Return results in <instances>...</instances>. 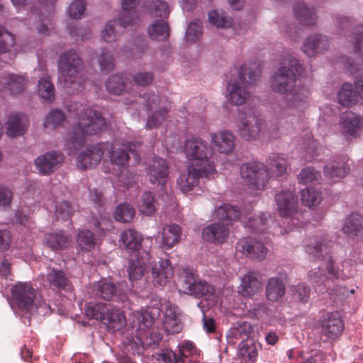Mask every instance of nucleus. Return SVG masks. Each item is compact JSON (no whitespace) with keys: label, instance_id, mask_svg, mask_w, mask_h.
Listing matches in <instances>:
<instances>
[{"label":"nucleus","instance_id":"nucleus-1","mask_svg":"<svg viewBox=\"0 0 363 363\" xmlns=\"http://www.w3.org/2000/svg\"><path fill=\"white\" fill-rule=\"evenodd\" d=\"M299 67L298 60L288 55L272 78L271 87L274 91L291 95L286 106L277 111L280 122L284 121L286 123H291L296 114L306 104L308 90L303 86H296V73L298 72Z\"/></svg>","mask_w":363,"mask_h":363},{"label":"nucleus","instance_id":"nucleus-2","mask_svg":"<svg viewBox=\"0 0 363 363\" xmlns=\"http://www.w3.org/2000/svg\"><path fill=\"white\" fill-rule=\"evenodd\" d=\"M68 111L78 118V123L72 127L66 143L69 154L74 155L84 145L86 135L99 134L106 124L101 112L81 103H71Z\"/></svg>","mask_w":363,"mask_h":363},{"label":"nucleus","instance_id":"nucleus-3","mask_svg":"<svg viewBox=\"0 0 363 363\" xmlns=\"http://www.w3.org/2000/svg\"><path fill=\"white\" fill-rule=\"evenodd\" d=\"M267 167L259 162L244 164L241 166L242 177L252 189H264L270 177L284 175L286 172L288 162L286 158L272 153L267 160Z\"/></svg>","mask_w":363,"mask_h":363},{"label":"nucleus","instance_id":"nucleus-4","mask_svg":"<svg viewBox=\"0 0 363 363\" xmlns=\"http://www.w3.org/2000/svg\"><path fill=\"white\" fill-rule=\"evenodd\" d=\"M57 67L67 93L74 94L82 90L84 79L80 73L84 68V61L75 50L70 49L62 53L57 60Z\"/></svg>","mask_w":363,"mask_h":363},{"label":"nucleus","instance_id":"nucleus-5","mask_svg":"<svg viewBox=\"0 0 363 363\" xmlns=\"http://www.w3.org/2000/svg\"><path fill=\"white\" fill-rule=\"evenodd\" d=\"M239 81L229 82L226 89L228 101L235 106H240L250 97L246 84L256 83L260 77V65L257 62H245L239 69Z\"/></svg>","mask_w":363,"mask_h":363},{"label":"nucleus","instance_id":"nucleus-6","mask_svg":"<svg viewBox=\"0 0 363 363\" xmlns=\"http://www.w3.org/2000/svg\"><path fill=\"white\" fill-rule=\"evenodd\" d=\"M11 304L13 308L29 316L46 303L42 300L37 289L30 282L18 281L11 288Z\"/></svg>","mask_w":363,"mask_h":363},{"label":"nucleus","instance_id":"nucleus-7","mask_svg":"<svg viewBox=\"0 0 363 363\" xmlns=\"http://www.w3.org/2000/svg\"><path fill=\"white\" fill-rule=\"evenodd\" d=\"M184 152L189 165L201 169L204 172L216 174L215 163L212 160L213 150L206 140L196 137L187 139Z\"/></svg>","mask_w":363,"mask_h":363},{"label":"nucleus","instance_id":"nucleus-8","mask_svg":"<svg viewBox=\"0 0 363 363\" xmlns=\"http://www.w3.org/2000/svg\"><path fill=\"white\" fill-rule=\"evenodd\" d=\"M213 216L215 218L220 220L230 222L239 220L245 228L256 233H264L268 228V221L270 219L268 213H262L258 216L243 215L237 207L229 203H224L217 208Z\"/></svg>","mask_w":363,"mask_h":363},{"label":"nucleus","instance_id":"nucleus-9","mask_svg":"<svg viewBox=\"0 0 363 363\" xmlns=\"http://www.w3.org/2000/svg\"><path fill=\"white\" fill-rule=\"evenodd\" d=\"M267 123L256 113L250 109L240 115L238 123V133L245 140H255L261 138L270 139L276 137L274 130L266 129Z\"/></svg>","mask_w":363,"mask_h":363},{"label":"nucleus","instance_id":"nucleus-10","mask_svg":"<svg viewBox=\"0 0 363 363\" xmlns=\"http://www.w3.org/2000/svg\"><path fill=\"white\" fill-rule=\"evenodd\" d=\"M277 210L281 217L287 220L289 230L301 225L302 213L298 208V196L294 191L284 190L275 195Z\"/></svg>","mask_w":363,"mask_h":363},{"label":"nucleus","instance_id":"nucleus-11","mask_svg":"<svg viewBox=\"0 0 363 363\" xmlns=\"http://www.w3.org/2000/svg\"><path fill=\"white\" fill-rule=\"evenodd\" d=\"M142 102L145 103L147 118L146 127L152 129L161 125L167 118L169 112V102L164 98L154 93L140 96Z\"/></svg>","mask_w":363,"mask_h":363},{"label":"nucleus","instance_id":"nucleus-12","mask_svg":"<svg viewBox=\"0 0 363 363\" xmlns=\"http://www.w3.org/2000/svg\"><path fill=\"white\" fill-rule=\"evenodd\" d=\"M180 286L185 294L196 298L207 297L214 294V288L205 281L197 280L193 270L185 269L179 277Z\"/></svg>","mask_w":363,"mask_h":363},{"label":"nucleus","instance_id":"nucleus-13","mask_svg":"<svg viewBox=\"0 0 363 363\" xmlns=\"http://www.w3.org/2000/svg\"><path fill=\"white\" fill-rule=\"evenodd\" d=\"M108 144V149L105 150L108 151V156L111 164L119 166L125 167L128 164L130 160V154L134 158L135 164H138L140 160L139 154L135 150V145L133 143H125L121 145V147H118L116 143Z\"/></svg>","mask_w":363,"mask_h":363},{"label":"nucleus","instance_id":"nucleus-14","mask_svg":"<svg viewBox=\"0 0 363 363\" xmlns=\"http://www.w3.org/2000/svg\"><path fill=\"white\" fill-rule=\"evenodd\" d=\"M64 155L60 151L48 152L35 160V165L39 174L48 175L57 170L64 161Z\"/></svg>","mask_w":363,"mask_h":363},{"label":"nucleus","instance_id":"nucleus-15","mask_svg":"<svg viewBox=\"0 0 363 363\" xmlns=\"http://www.w3.org/2000/svg\"><path fill=\"white\" fill-rule=\"evenodd\" d=\"M215 174L212 172H204L201 169L188 165L186 173L180 174L177 182L183 193H188L199 185L200 178H211L213 177Z\"/></svg>","mask_w":363,"mask_h":363},{"label":"nucleus","instance_id":"nucleus-16","mask_svg":"<svg viewBox=\"0 0 363 363\" xmlns=\"http://www.w3.org/2000/svg\"><path fill=\"white\" fill-rule=\"evenodd\" d=\"M108 144L99 143L88 147L78 155L77 167L82 169H86L99 164L104 154L105 149H108Z\"/></svg>","mask_w":363,"mask_h":363},{"label":"nucleus","instance_id":"nucleus-17","mask_svg":"<svg viewBox=\"0 0 363 363\" xmlns=\"http://www.w3.org/2000/svg\"><path fill=\"white\" fill-rule=\"evenodd\" d=\"M27 83L28 79L25 75L18 74H6L2 77H0V94H19L24 91Z\"/></svg>","mask_w":363,"mask_h":363},{"label":"nucleus","instance_id":"nucleus-18","mask_svg":"<svg viewBox=\"0 0 363 363\" xmlns=\"http://www.w3.org/2000/svg\"><path fill=\"white\" fill-rule=\"evenodd\" d=\"M147 174L151 183L164 185L169 176V167L166 160L155 157L147 165Z\"/></svg>","mask_w":363,"mask_h":363},{"label":"nucleus","instance_id":"nucleus-19","mask_svg":"<svg viewBox=\"0 0 363 363\" xmlns=\"http://www.w3.org/2000/svg\"><path fill=\"white\" fill-rule=\"evenodd\" d=\"M238 249L239 252L253 259L262 260L267 254V249L263 242L250 237L240 240L238 242Z\"/></svg>","mask_w":363,"mask_h":363},{"label":"nucleus","instance_id":"nucleus-20","mask_svg":"<svg viewBox=\"0 0 363 363\" xmlns=\"http://www.w3.org/2000/svg\"><path fill=\"white\" fill-rule=\"evenodd\" d=\"M211 140L214 148L220 154L229 155L235 148V137L227 130L211 133Z\"/></svg>","mask_w":363,"mask_h":363},{"label":"nucleus","instance_id":"nucleus-21","mask_svg":"<svg viewBox=\"0 0 363 363\" xmlns=\"http://www.w3.org/2000/svg\"><path fill=\"white\" fill-rule=\"evenodd\" d=\"M174 274L172 265L169 259H161L152 267V276L155 284L163 286L170 281Z\"/></svg>","mask_w":363,"mask_h":363},{"label":"nucleus","instance_id":"nucleus-22","mask_svg":"<svg viewBox=\"0 0 363 363\" xmlns=\"http://www.w3.org/2000/svg\"><path fill=\"white\" fill-rule=\"evenodd\" d=\"M202 234L207 242L220 244L226 241L230 230L226 224L218 222L204 228Z\"/></svg>","mask_w":363,"mask_h":363},{"label":"nucleus","instance_id":"nucleus-23","mask_svg":"<svg viewBox=\"0 0 363 363\" xmlns=\"http://www.w3.org/2000/svg\"><path fill=\"white\" fill-rule=\"evenodd\" d=\"M328 45V39L326 36L315 34L306 39L302 49L307 55L313 57L327 50Z\"/></svg>","mask_w":363,"mask_h":363},{"label":"nucleus","instance_id":"nucleus-24","mask_svg":"<svg viewBox=\"0 0 363 363\" xmlns=\"http://www.w3.org/2000/svg\"><path fill=\"white\" fill-rule=\"evenodd\" d=\"M261 289V278L257 273L250 272L243 276L239 291L242 296L252 297Z\"/></svg>","mask_w":363,"mask_h":363},{"label":"nucleus","instance_id":"nucleus-25","mask_svg":"<svg viewBox=\"0 0 363 363\" xmlns=\"http://www.w3.org/2000/svg\"><path fill=\"white\" fill-rule=\"evenodd\" d=\"M323 331L329 338L340 335L345 328L344 323L337 313H330L323 320Z\"/></svg>","mask_w":363,"mask_h":363},{"label":"nucleus","instance_id":"nucleus-26","mask_svg":"<svg viewBox=\"0 0 363 363\" xmlns=\"http://www.w3.org/2000/svg\"><path fill=\"white\" fill-rule=\"evenodd\" d=\"M326 271L320 267L311 270L308 276L314 283H323L328 280L336 279L338 277V272L334 267L333 260L330 257L325 264Z\"/></svg>","mask_w":363,"mask_h":363},{"label":"nucleus","instance_id":"nucleus-27","mask_svg":"<svg viewBox=\"0 0 363 363\" xmlns=\"http://www.w3.org/2000/svg\"><path fill=\"white\" fill-rule=\"evenodd\" d=\"M152 22L147 28L150 38L157 41H166L170 35V26L166 21L167 18L160 17Z\"/></svg>","mask_w":363,"mask_h":363},{"label":"nucleus","instance_id":"nucleus-28","mask_svg":"<svg viewBox=\"0 0 363 363\" xmlns=\"http://www.w3.org/2000/svg\"><path fill=\"white\" fill-rule=\"evenodd\" d=\"M143 236L137 230L128 228L124 230L118 240L120 246L132 252H138L141 248Z\"/></svg>","mask_w":363,"mask_h":363},{"label":"nucleus","instance_id":"nucleus-29","mask_svg":"<svg viewBox=\"0 0 363 363\" xmlns=\"http://www.w3.org/2000/svg\"><path fill=\"white\" fill-rule=\"evenodd\" d=\"M363 126V121L359 116L354 112H348L342 118L341 127L345 135L357 137Z\"/></svg>","mask_w":363,"mask_h":363},{"label":"nucleus","instance_id":"nucleus-30","mask_svg":"<svg viewBox=\"0 0 363 363\" xmlns=\"http://www.w3.org/2000/svg\"><path fill=\"white\" fill-rule=\"evenodd\" d=\"M45 281L52 290H65L70 288V281L65 273L58 269H50Z\"/></svg>","mask_w":363,"mask_h":363},{"label":"nucleus","instance_id":"nucleus-31","mask_svg":"<svg viewBox=\"0 0 363 363\" xmlns=\"http://www.w3.org/2000/svg\"><path fill=\"white\" fill-rule=\"evenodd\" d=\"M286 289V284L281 278H269L265 289L266 297L270 301H277L284 297Z\"/></svg>","mask_w":363,"mask_h":363},{"label":"nucleus","instance_id":"nucleus-32","mask_svg":"<svg viewBox=\"0 0 363 363\" xmlns=\"http://www.w3.org/2000/svg\"><path fill=\"white\" fill-rule=\"evenodd\" d=\"M294 12L301 24L313 26L317 22V16L313 9L308 8L302 1H298L294 5Z\"/></svg>","mask_w":363,"mask_h":363},{"label":"nucleus","instance_id":"nucleus-33","mask_svg":"<svg viewBox=\"0 0 363 363\" xmlns=\"http://www.w3.org/2000/svg\"><path fill=\"white\" fill-rule=\"evenodd\" d=\"M182 235V229L177 224H171L163 228L162 232V247L164 250H169L177 244Z\"/></svg>","mask_w":363,"mask_h":363},{"label":"nucleus","instance_id":"nucleus-34","mask_svg":"<svg viewBox=\"0 0 363 363\" xmlns=\"http://www.w3.org/2000/svg\"><path fill=\"white\" fill-rule=\"evenodd\" d=\"M163 326L168 334L178 333L182 330L177 308L169 306L165 309Z\"/></svg>","mask_w":363,"mask_h":363},{"label":"nucleus","instance_id":"nucleus-35","mask_svg":"<svg viewBox=\"0 0 363 363\" xmlns=\"http://www.w3.org/2000/svg\"><path fill=\"white\" fill-rule=\"evenodd\" d=\"M129 79L121 73H117L110 76L106 81V90L115 95H121L128 90Z\"/></svg>","mask_w":363,"mask_h":363},{"label":"nucleus","instance_id":"nucleus-36","mask_svg":"<svg viewBox=\"0 0 363 363\" xmlns=\"http://www.w3.org/2000/svg\"><path fill=\"white\" fill-rule=\"evenodd\" d=\"M45 243L51 249L58 250L67 248L71 243V237L63 231L46 233Z\"/></svg>","mask_w":363,"mask_h":363},{"label":"nucleus","instance_id":"nucleus-37","mask_svg":"<svg viewBox=\"0 0 363 363\" xmlns=\"http://www.w3.org/2000/svg\"><path fill=\"white\" fill-rule=\"evenodd\" d=\"M108 328L119 330L126 325L125 317L118 308H108L104 320L102 322Z\"/></svg>","mask_w":363,"mask_h":363},{"label":"nucleus","instance_id":"nucleus-38","mask_svg":"<svg viewBox=\"0 0 363 363\" xmlns=\"http://www.w3.org/2000/svg\"><path fill=\"white\" fill-rule=\"evenodd\" d=\"M6 125V133L9 137L16 138L21 136L26 132V126L23 123L21 114H11Z\"/></svg>","mask_w":363,"mask_h":363},{"label":"nucleus","instance_id":"nucleus-39","mask_svg":"<svg viewBox=\"0 0 363 363\" xmlns=\"http://www.w3.org/2000/svg\"><path fill=\"white\" fill-rule=\"evenodd\" d=\"M149 49L147 41L143 37H137L134 39L132 47L129 50L128 46H125L121 51L128 57L133 60H138L143 57Z\"/></svg>","mask_w":363,"mask_h":363},{"label":"nucleus","instance_id":"nucleus-40","mask_svg":"<svg viewBox=\"0 0 363 363\" xmlns=\"http://www.w3.org/2000/svg\"><path fill=\"white\" fill-rule=\"evenodd\" d=\"M359 99L356 87L348 82L342 84L337 94L338 102L345 106H350L355 104Z\"/></svg>","mask_w":363,"mask_h":363},{"label":"nucleus","instance_id":"nucleus-41","mask_svg":"<svg viewBox=\"0 0 363 363\" xmlns=\"http://www.w3.org/2000/svg\"><path fill=\"white\" fill-rule=\"evenodd\" d=\"M350 171V167L343 160L333 161L324 167V173L330 179H341Z\"/></svg>","mask_w":363,"mask_h":363},{"label":"nucleus","instance_id":"nucleus-42","mask_svg":"<svg viewBox=\"0 0 363 363\" xmlns=\"http://www.w3.org/2000/svg\"><path fill=\"white\" fill-rule=\"evenodd\" d=\"M363 230V216L352 213L345 220L342 231L348 235H357Z\"/></svg>","mask_w":363,"mask_h":363},{"label":"nucleus","instance_id":"nucleus-43","mask_svg":"<svg viewBox=\"0 0 363 363\" xmlns=\"http://www.w3.org/2000/svg\"><path fill=\"white\" fill-rule=\"evenodd\" d=\"M94 291L96 296L106 301H111L116 295V285L104 279L94 284Z\"/></svg>","mask_w":363,"mask_h":363},{"label":"nucleus","instance_id":"nucleus-44","mask_svg":"<svg viewBox=\"0 0 363 363\" xmlns=\"http://www.w3.org/2000/svg\"><path fill=\"white\" fill-rule=\"evenodd\" d=\"M108 308L106 303L89 302L86 304L85 312L89 319H94L102 323L108 313Z\"/></svg>","mask_w":363,"mask_h":363},{"label":"nucleus","instance_id":"nucleus-45","mask_svg":"<svg viewBox=\"0 0 363 363\" xmlns=\"http://www.w3.org/2000/svg\"><path fill=\"white\" fill-rule=\"evenodd\" d=\"M331 244V241L326 242L323 238H316L308 244L307 252L309 254H313L314 257L321 259L324 255L330 252Z\"/></svg>","mask_w":363,"mask_h":363},{"label":"nucleus","instance_id":"nucleus-46","mask_svg":"<svg viewBox=\"0 0 363 363\" xmlns=\"http://www.w3.org/2000/svg\"><path fill=\"white\" fill-rule=\"evenodd\" d=\"M38 95L47 102H52L55 99V86L49 76L42 77L38 85Z\"/></svg>","mask_w":363,"mask_h":363},{"label":"nucleus","instance_id":"nucleus-47","mask_svg":"<svg viewBox=\"0 0 363 363\" xmlns=\"http://www.w3.org/2000/svg\"><path fill=\"white\" fill-rule=\"evenodd\" d=\"M146 6L152 17L168 18L170 14L168 4L162 0H147Z\"/></svg>","mask_w":363,"mask_h":363},{"label":"nucleus","instance_id":"nucleus-48","mask_svg":"<svg viewBox=\"0 0 363 363\" xmlns=\"http://www.w3.org/2000/svg\"><path fill=\"white\" fill-rule=\"evenodd\" d=\"M145 257L141 259H137L136 260H131L128 267L129 279L131 281L138 280L140 279L146 269V263L145 259H150V257L149 253L145 251Z\"/></svg>","mask_w":363,"mask_h":363},{"label":"nucleus","instance_id":"nucleus-49","mask_svg":"<svg viewBox=\"0 0 363 363\" xmlns=\"http://www.w3.org/2000/svg\"><path fill=\"white\" fill-rule=\"evenodd\" d=\"M77 243L82 250L91 251L95 247L96 240L91 230H82L77 235Z\"/></svg>","mask_w":363,"mask_h":363},{"label":"nucleus","instance_id":"nucleus-50","mask_svg":"<svg viewBox=\"0 0 363 363\" xmlns=\"http://www.w3.org/2000/svg\"><path fill=\"white\" fill-rule=\"evenodd\" d=\"M154 320V317L149 311L141 310L133 313V323L139 330H145L152 325Z\"/></svg>","mask_w":363,"mask_h":363},{"label":"nucleus","instance_id":"nucleus-51","mask_svg":"<svg viewBox=\"0 0 363 363\" xmlns=\"http://www.w3.org/2000/svg\"><path fill=\"white\" fill-rule=\"evenodd\" d=\"M139 211L144 215L152 216L156 211L155 196L152 192H145L138 201Z\"/></svg>","mask_w":363,"mask_h":363},{"label":"nucleus","instance_id":"nucleus-52","mask_svg":"<svg viewBox=\"0 0 363 363\" xmlns=\"http://www.w3.org/2000/svg\"><path fill=\"white\" fill-rule=\"evenodd\" d=\"M135 213V208L128 203L119 204L113 213L114 218L121 223L130 222Z\"/></svg>","mask_w":363,"mask_h":363},{"label":"nucleus","instance_id":"nucleus-53","mask_svg":"<svg viewBox=\"0 0 363 363\" xmlns=\"http://www.w3.org/2000/svg\"><path fill=\"white\" fill-rule=\"evenodd\" d=\"M301 199L303 205L313 207L320 203L322 196L320 192L317 191L314 188L308 187L302 190Z\"/></svg>","mask_w":363,"mask_h":363},{"label":"nucleus","instance_id":"nucleus-54","mask_svg":"<svg viewBox=\"0 0 363 363\" xmlns=\"http://www.w3.org/2000/svg\"><path fill=\"white\" fill-rule=\"evenodd\" d=\"M15 43V36L4 27L0 26V54L10 52Z\"/></svg>","mask_w":363,"mask_h":363},{"label":"nucleus","instance_id":"nucleus-55","mask_svg":"<svg viewBox=\"0 0 363 363\" xmlns=\"http://www.w3.org/2000/svg\"><path fill=\"white\" fill-rule=\"evenodd\" d=\"M75 212V208L68 201H62L56 206L55 217L58 220H69Z\"/></svg>","mask_w":363,"mask_h":363},{"label":"nucleus","instance_id":"nucleus-56","mask_svg":"<svg viewBox=\"0 0 363 363\" xmlns=\"http://www.w3.org/2000/svg\"><path fill=\"white\" fill-rule=\"evenodd\" d=\"M202 21L199 19H195L188 26L186 30V38L187 41L194 43L199 40L203 34Z\"/></svg>","mask_w":363,"mask_h":363},{"label":"nucleus","instance_id":"nucleus-57","mask_svg":"<svg viewBox=\"0 0 363 363\" xmlns=\"http://www.w3.org/2000/svg\"><path fill=\"white\" fill-rule=\"evenodd\" d=\"M320 179V172L312 167H306L301 169L298 176V182L304 185L318 182Z\"/></svg>","mask_w":363,"mask_h":363},{"label":"nucleus","instance_id":"nucleus-58","mask_svg":"<svg viewBox=\"0 0 363 363\" xmlns=\"http://www.w3.org/2000/svg\"><path fill=\"white\" fill-rule=\"evenodd\" d=\"M138 19L139 16L136 11L123 10L122 9V11L116 21L121 27L125 28L136 23Z\"/></svg>","mask_w":363,"mask_h":363},{"label":"nucleus","instance_id":"nucleus-59","mask_svg":"<svg viewBox=\"0 0 363 363\" xmlns=\"http://www.w3.org/2000/svg\"><path fill=\"white\" fill-rule=\"evenodd\" d=\"M65 115L63 111L59 109L52 110L50 113L46 116L44 121V126L45 128L60 125L65 120Z\"/></svg>","mask_w":363,"mask_h":363},{"label":"nucleus","instance_id":"nucleus-60","mask_svg":"<svg viewBox=\"0 0 363 363\" xmlns=\"http://www.w3.org/2000/svg\"><path fill=\"white\" fill-rule=\"evenodd\" d=\"M118 25L116 19L109 21L101 32L103 39L107 43L116 41L120 36V33L116 30Z\"/></svg>","mask_w":363,"mask_h":363},{"label":"nucleus","instance_id":"nucleus-61","mask_svg":"<svg viewBox=\"0 0 363 363\" xmlns=\"http://www.w3.org/2000/svg\"><path fill=\"white\" fill-rule=\"evenodd\" d=\"M310 291L309 286L306 284H298L292 289L293 298L296 301L306 303L310 298Z\"/></svg>","mask_w":363,"mask_h":363},{"label":"nucleus","instance_id":"nucleus-62","mask_svg":"<svg viewBox=\"0 0 363 363\" xmlns=\"http://www.w3.org/2000/svg\"><path fill=\"white\" fill-rule=\"evenodd\" d=\"M57 0H38L42 9L40 11L35 9L32 13H35L41 21L50 16L55 11V5Z\"/></svg>","mask_w":363,"mask_h":363},{"label":"nucleus","instance_id":"nucleus-63","mask_svg":"<svg viewBox=\"0 0 363 363\" xmlns=\"http://www.w3.org/2000/svg\"><path fill=\"white\" fill-rule=\"evenodd\" d=\"M99 63L102 71H111L115 66L113 54L106 48H103L99 59Z\"/></svg>","mask_w":363,"mask_h":363},{"label":"nucleus","instance_id":"nucleus-64","mask_svg":"<svg viewBox=\"0 0 363 363\" xmlns=\"http://www.w3.org/2000/svg\"><path fill=\"white\" fill-rule=\"evenodd\" d=\"M208 21L211 24L216 27H228L232 24V19L225 15L224 13H219L213 10L208 13Z\"/></svg>","mask_w":363,"mask_h":363}]
</instances>
